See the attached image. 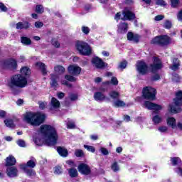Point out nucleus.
<instances>
[{
  "instance_id": "nucleus-2",
  "label": "nucleus",
  "mask_w": 182,
  "mask_h": 182,
  "mask_svg": "<svg viewBox=\"0 0 182 182\" xmlns=\"http://www.w3.org/2000/svg\"><path fill=\"white\" fill-rule=\"evenodd\" d=\"M21 74L11 77L10 80L8 82L7 86L9 90H11L12 95H19L20 91L18 87L22 89L26 87V85H28V80L25 76L31 75V70H29L28 67H23L21 69Z\"/></svg>"
},
{
  "instance_id": "nucleus-41",
  "label": "nucleus",
  "mask_w": 182,
  "mask_h": 182,
  "mask_svg": "<svg viewBox=\"0 0 182 182\" xmlns=\"http://www.w3.org/2000/svg\"><path fill=\"white\" fill-rule=\"evenodd\" d=\"M36 12L37 14H43V12H44L43 6L37 5L36 8Z\"/></svg>"
},
{
  "instance_id": "nucleus-54",
  "label": "nucleus",
  "mask_w": 182,
  "mask_h": 182,
  "mask_svg": "<svg viewBox=\"0 0 182 182\" xmlns=\"http://www.w3.org/2000/svg\"><path fill=\"white\" fill-rule=\"evenodd\" d=\"M55 174H62V168L60 166H56L54 169Z\"/></svg>"
},
{
  "instance_id": "nucleus-42",
  "label": "nucleus",
  "mask_w": 182,
  "mask_h": 182,
  "mask_svg": "<svg viewBox=\"0 0 182 182\" xmlns=\"http://www.w3.org/2000/svg\"><path fill=\"white\" fill-rule=\"evenodd\" d=\"M81 31L82 33H85V35H89L90 32V28H89V27L87 26H82L81 28Z\"/></svg>"
},
{
  "instance_id": "nucleus-64",
  "label": "nucleus",
  "mask_w": 182,
  "mask_h": 182,
  "mask_svg": "<svg viewBox=\"0 0 182 182\" xmlns=\"http://www.w3.org/2000/svg\"><path fill=\"white\" fill-rule=\"evenodd\" d=\"M58 99H63V97H65V93H63V92L58 93Z\"/></svg>"
},
{
  "instance_id": "nucleus-60",
  "label": "nucleus",
  "mask_w": 182,
  "mask_h": 182,
  "mask_svg": "<svg viewBox=\"0 0 182 182\" xmlns=\"http://www.w3.org/2000/svg\"><path fill=\"white\" fill-rule=\"evenodd\" d=\"M46 106H48V103H46V102H39V107L42 110H43V109H45V107H46Z\"/></svg>"
},
{
  "instance_id": "nucleus-1",
  "label": "nucleus",
  "mask_w": 182,
  "mask_h": 182,
  "mask_svg": "<svg viewBox=\"0 0 182 182\" xmlns=\"http://www.w3.org/2000/svg\"><path fill=\"white\" fill-rule=\"evenodd\" d=\"M58 139L56 129L53 126L44 124L40 127L37 136L33 137V141L37 146H42L45 142L48 146H55Z\"/></svg>"
},
{
  "instance_id": "nucleus-25",
  "label": "nucleus",
  "mask_w": 182,
  "mask_h": 182,
  "mask_svg": "<svg viewBox=\"0 0 182 182\" xmlns=\"http://www.w3.org/2000/svg\"><path fill=\"white\" fill-rule=\"evenodd\" d=\"M57 151L61 156L62 157H67L68 156V149L62 147V146H58L57 148Z\"/></svg>"
},
{
  "instance_id": "nucleus-43",
  "label": "nucleus",
  "mask_w": 182,
  "mask_h": 182,
  "mask_svg": "<svg viewBox=\"0 0 182 182\" xmlns=\"http://www.w3.org/2000/svg\"><path fill=\"white\" fill-rule=\"evenodd\" d=\"M171 26H172L171 21H170L169 20L165 21L164 23V28H165L166 29H170Z\"/></svg>"
},
{
  "instance_id": "nucleus-44",
  "label": "nucleus",
  "mask_w": 182,
  "mask_h": 182,
  "mask_svg": "<svg viewBox=\"0 0 182 182\" xmlns=\"http://www.w3.org/2000/svg\"><path fill=\"white\" fill-rule=\"evenodd\" d=\"M180 4V0H171V5L172 8H177Z\"/></svg>"
},
{
  "instance_id": "nucleus-37",
  "label": "nucleus",
  "mask_w": 182,
  "mask_h": 182,
  "mask_svg": "<svg viewBox=\"0 0 182 182\" xmlns=\"http://www.w3.org/2000/svg\"><path fill=\"white\" fill-rule=\"evenodd\" d=\"M152 120L155 124H159V123H161V117L156 115L153 117Z\"/></svg>"
},
{
  "instance_id": "nucleus-38",
  "label": "nucleus",
  "mask_w": 182,
  "mask_h": 182,
  "mask_svg": "<svg viewBox=\"0 0 182 182\" xmlns=\"http://www.w3.org/2000/svg\"><path fill=\"white\" fill-rule=\"evenodd\" d=\"M109 96L112 98V99H117V97H119V92H116V91H111L109 93Z\"/></svg>"
},
{
  "instance_id": "nucleus-21",
  "label": "nucleus",
  "mask_w": 182,
  "mask_h": 182,
  "mask_svg": "<svg viewBox=\"0 0 182 182\" xmlns=\"http://www.w3.org/2000/svg\"><path fill=\"white\" fill-rule=\"evenodd\" d=\"M59 107H60V102L58 99L53 97L50 105V110H56V109H59Z\"/></svg>"
},
{
  "instance_id": "nucleus-33",
  "label": "nucleus",
  "mask_w": 182,
  "mask_h": 182,
  "mask_svg": "<svg viewBox=\"0 0 182 182\" xmlns=\"http://www.w3.org/2000/svg\"><path fill=\"white\" fill-rule=\"evenodd\" d=\"M127 23H120L118 26L119 31H121L122 32H127Z\"/></svg>"
},
{
  "instance_id": "nucleus-32",
  "label": "nucleus",
  "mask_w": 182,
  "mask_h": 182,
  "mask_svg": "<svg viewBox=\"0 0 182 182\" xmlns=\"http://www.w3.org/2000/svg\"><path fill=\"white\" fill-rule=\"evenodd\" d=\"M173 65L171 67V69L172 70H177V69H178V66H180V61L178 60V59H173Z\"/></svg>"
},
{
  "instance_id": "nucleus-48",
  "label": "nucleus",
  "mask_w": 182,
  "mask_h": 182,
  "mask_svg": "<svg viewBox=\"0 0 182 182\" xmlns=\"http://www.w3.org/2000/svg\"><path fill=\"white\" fill-rule=\"evenodd\" d=\"M18 146H19V147H26V144L25 143V141L22 140V139H18L16 141Z\"/></svg>"
},
{
  "instance_id": "nucleus-18",
  "label": "nucleus",
  "mask_w": 182,
  "mask_h": 182,
  "mask_svg": "<svg viewBox=\"0 0 182 182\" xmlns=\"http://www.w3.org/2000/svg\"><path fill=\"white\" fill-rule=\"evenodd\" d=\"M4 68H7L8 69H15L18 64L16 63V60L14 59L6 60L3 63Z\"/></svg>"
},
{
  "instance_id": "nucleus-55",
  "label": "nucleus",
  "mask_w": 182,
  "mask_h": 182,
  "mask_svg": "<svg viewBox=\"0 0 182 182\" xmlns=\"http://www.w3.org/2000/svg\"><path fill=\"white\" fill-rule=\"evenodd\" d=\"M69 99L71 100V102H75L77 99V95L70 94Z\"/></svg>"
},
{
  "instance_id": "nucleus-47",
  "label": "nucleus",
  "mask_w": 182,
  "mask_h": 182,
  "mask_svg": "<svg viewBox=\"0 0 182 182\" xmlns=\"http://www.w3.org/2000/svg\"><path fill=\"white\" fill-rule=\"evenodd\" d=\"M0 11L1 12H8V7L4 4V3H0Z\"/></svg>"
},
{
  "instance_id": "nucleus-59",
  "label": "nucleus",
  "mask_w": 182,
  "mask_h": 182,
  "mask_svg": "<svg viewBox=\"0 0 182 182\" xmlns=\"http://www.w3.org/2000/svg\"><path fill=\"white\" fill-rule=\"evenodd\" d=\"M164 19V16L163 15H158L156 16L154 18V21H163Z\"/></svg>"
},
{
  "instance_id": "nucleus-27",
  "label": "nucleus",
  "mask_w": 182,
  "mask_h": 182,
  "mask_svg": "<svg viewBox=\"0 0 182 182\" xmlns=\"http://www.w3.org/2000/svg\"><path fill=\"white\" fill-rule=\"evenodd\" d=\"M4 124L6 126V127H9V129H14L15 127V124L14 123V119L11 118H7L4 120Z\"/></svg>"
},
{
  "instance_id": "nucleus-3",
  "label": "nucleus",
  "mask_w": 182,
  "mask_h": 182,
  "mask_svg": "<svg viewBox=\"0 0 182 182\" xmlns=\"http://www.w3.org/2000/svg\"><path fill=\"white\" fill-rule=\"evenodd\" d=\"M46 116L41 113L27 112L23 115V121L31 126H41L45 122Z\"/></svg>"
},
{
  "instance_id": "nucleus-19",
  "label": "nucleus",
  "mask_w": 182,
  "mask_h": 182,
  "mask_svg": "<svg viewBox=\"0 0 182 182\" xmlns=\"http://www.w3.org/2000/svg\"><path fill=\"white\" fill-rule=\"evenodd\" d=\"M94 99L97 102H110V98L105 96L103 93L100 92H97L94 94Z\"/></svg>"
},
{
  "instance_id": "nucleus-17",
  "label": "nucleus",
  "mask_w": 182,
  "mask_h": 182,
  "mask_svg": "<svg viewBox=\"0 0 182 182\" xmlns=\"http://www.w3.org/2000/svg\"><path fill=\"white\" fill-rule=\"evenodd\" d=\"M19 167L28 177H35V176H36V172L35 170L32 169V168H27L25 164H20Z\"/></svg>"
},
{
  "instance_id": "nucleus-56",
  "label": "nucleus",
  "mask_w": 182,
  "mask_h": 182,
  "mask_svg": "<svg viewBox=\"0 0 182 182\" xmlns=\"http://www.w3.org/2000/svg\"><path fill=\"white\" fill-rule=\"evenodd\" d=\"M111 83L112 85L117 86V85H119V81L117 80V78H116L115 77H112L111 79Z\"/></svg>"
},
{
  "instance_id": "nucleus-34",
  "label": "nucleus",
  "mask_w": 182,
  "mask_h": 182,
  "mask_svg": "<svg viewBox=\"0 0 182 182\" xmlns=\"http://www.w3.org/2000/svg\"><path fill=\"white\" fill-rule=\"evenodd\" d=\"M55 72L58 75H62V73H65V68L61 65H57L55 67Z\"/></svg>"
},
{
  "instance_id": "nucleus-15",
  "label": "nucleus",
  "mask_w": 182,
  "mask_h": 182,
  "mask_svg": "<svg viewBox=\"0 0 182 182\" xmlns=\"http://www.w3.org/2000/svg\"><path fill=\"white\" fill-rule=\"evenodd\" d=\"M144 106L149 110H155L156 112H159L163 109V107L160 105L154 104L149 101H146L144 104Z\"/></svg>"
},
{
  "instance_id": "nucleus-11",
  "label": "nucleus",
  "mask_w": 182,
  "mask_h": 182,
  "mask_svg": "<svg viewBox=\"0 0 182 182\" xmlns=\"http://www.w3.org/2000/svg\"><path fill=\"white\" fill-rule=\"evenodd\" d=\"M166 123L169 127H171V129H178L179 130H182V122H178L177 123V121L174 117H168L166 119Z\"/></svg>"
},
{
  "instance_id": "nucleus-8",
  "label": "nucleus",
  "mask_w": 182,
  "mask_h": 182,
  "mask_svg": "<svg viewBox=\"0 0 182 182\" xmlns=\"http://www.w3.org/2000/svg\"><path fill=\"white\" fill-rule=\"evenodd\" d=\"M171 164L174 168V171L178 176H182V161L179 157L171 158Z\"/></svg>"
},
{
  "instance_id": "nucleus-49",
  "label": "nucleus",
  "mask_w": 182,
  "mask_h": 182,
  "mask_svg": "<svg viewBox=\"0 0 182 182\" xmlns=\"http://www.w3.org/2000/svg\"><path fill=\"white\" fill-rule=\"evenodd\" d=\"M51 43L55 48H60V43L55 38L52 40Z\"/></svg>"
},
{
  "instance_id": "nucleus-14",
  "label": "nucleus",
  "mask_w": 182,
  "mask_h": 182,
  "mask_svg": "<svg viewBox=\"0 0 182 182\" xmlns=\"http://www.w3.org/2000/svg\"><path fill=\"white\" fill-rule=\"evenodd\" d=\"M6 175L10 178H15V177L18 176V174L19 173V171L18 170V168L16 166H8L6 170Z\"/></svg>"
},
{
  "instance_id": "nucleus-46",
  "label": "nucleus",
  "mask_w": 182,
  "mask_h": 182,
  "mask_svg": "<svg viewBox=\"0 0 182 182\" xmlns=\"http://www.w3.org/2000/svg\"><path fill=\"white\" fill-rule=\"evenodd\" d=\"M172 80L176 83H178V82H180V76H178V74H173Z\"/></svg>"
},
{
  "instance_id": "nucleus-58",
  "label": "nucleus",
  "mask_w": 182,
  "mask_h": 182,
  "mask_svg": "<svg viewBox=\"0 0 182 182\" xmlns=\"http://www.w3.org/2000/svg\"><path fill=\"white\" fill-rule=\"evenodd\" d=\"M177 19L179 22H182V9L178 12Z\"/></svg>"
},
{
  "instance_id": "nucleus-61",
  "label": "nucleus",
  "mask_w": 182,
  "mask_h": 182,
  "mask_svg": "<svg viewBox=\"0 0 182 182\" xmlns=\"http://www.w3.org/2000/svg\"><path fill=\"white\" fill-rule=\"evenodd\" d=\"M160 79V75L159 74H155L151 77V80L156 81V80H159Z\"/></svg>"
},
{
  "instance_id": "nucleus-30",
  "label": "nucleus",
  "mask_w": 182,
  "mask_h": 182,
  "mask_svg": "<svg viewBox=\"0 0 182 182\" xmlns=\"http://www.w3.org/2000/svg\"><path fill=\"white\" fill-rule=\"evenodd\" d=\"M68 173L70 177L72 178H75V177H77L78 176V173H77V170L75 168H71L68 170Z\"/></svg>"
},
{
  "instance_id": "nucleus-29",
  "label": "nucleus",
  "mask_w": 182,
  "mask_h": 182,
  "mask_svg": "<svg viewBox=\"0 0 182 182\" xmlns=\"http://www.w3.org/2000/svg\"><path fill=\"white\" fill-rule=\"evenodd\" d=\"M112 106H114V107H123L124 106H126V103L120 100H118L113 102Z\"/></svg>"
},
{
  "instance_id": "nucleus-9",
  "label": "nucleus",
  "mask_w": 182,
  "mask_h": 182,
  "mask_svg": "<svg viewBox=\"0 0 182 182\" xmlns=\"http://www.w3.org/2000/svg\"><path fill=\"white\" fill-rule=\"evenodd\" d=\"M171 41V40L168 36L164 35L155 37L151 40V43L153 45H161L162 46H164V45H168Z\"/></svg>"
},
{
  "instance_id": "nucleus-16",
  "label": "nucleus",
  "mask_w": 182,
  "mask_h": 182,
  "mask_svg": "<svg viewBox=\"0 0 182 182\" xmlns=\"http://www.w3.org/2000/svg\"><path fill=\"white\" fill-rule=\"evenodd\" d=\"M92 63L97 69H103L106 66V63L102 59L99 58V57L92 58Z\"/></svg>"
},
{
  "instance_id": "nucleus-6",
  "label": "nucleus",
  "mask_w": 182,
  "mask_h": 182,
  "mask_svg": "<svg viewBox=\"0 0 182 182\" xmlns=\"http://www.w3.org/2000/svg\"><path fill=\"white\" fill-rule=\"evenodd\" d=\"M75 46L81 55L89 56V55L92 53V48H90V46H89V44H87L85 42L77 41L76 43Z\"/></svg>"
},
{
  "instance_id": "nucleus-26",
  "label": "nucleus",
  "mask_w": 182,
  "mask_h": 182,
  "mask_svg": "<svg viewBox=\"0 0 182 182\" xmlns=\"http://www.w3.org/2000/svg\"><path fill=\"white\" fill-rule=\"evenodd\" d=\"M127 39L128 41H132L133 42H139V36L133 34V33H127Z\"/></svg>"
},
{
  "instance_id": "nucleus-23",
  "label": "nucleus",
  "mask_w": 182,
  "mask_h": 182,
  "mask_svg": "<svg viewBox=\"0 0 182 182\" xmlns=\"http://www.w3.org/2000/svg\"><path fill=\"white\" fill-rule=\"evenodd\" d=\"M30 25L28 21L18 22L16 23V29H28Z\"/></svg>"
},
{
  "instance_id": "nucleus-20",
  "label": "nucleus",
  "mask_w": 182,
  "mask_h": 182,
  "mask_svg": "<svg viewBox=\"0 0 182 182\" xmlns=\"http://www.w3.org/2000/svg\"><path fill=\"white\" fill-rule=\"evenodd\" d=\"M82 68L77 65H70L68 67V72L70 75H73V76H77V75H80V72Z\"/></svg>"
},
{
  "instance_id": "nucleus-7",
  "label": "nucleus",
  "mask_w": 182,
  "mask_h": 182,
  "mask_svg": "<svg viewBox=\"0 0 182 182\" xmlns=\"http://www.w3.org/2000/svg\"><path fill=\"white\" fill-rule=\"evenodd\" d=\"M142 95L144 99H146L147 100H156L157 91L151 87H146L142 90Z\"/></svg>"
},
{
  "instance_id": "nucleus-5",
  "label": "nucleus",
  "mask_w": 182,
  "mask_h": 182,
  "mask_svg": "<svg viewBox=\"0 0 182 182\" xmlns=\"http://www.w3.org/2000/svg\"><path fill=\"white\" fill-rule=\"evenodd\" d=\"M122 15H123V17L122 18L121 17L122 13L121 12L117 13L114 16L115 21H118L120 19H122V21H133V19H134V18H136V16L134 15V14H133V12L130 11V10H129V9H125L122 11Z\"/></svg>"
},
{
  "instance_id": "nucleus-57",
  "label": "nucleus",
  "mask_w": 182,
  "mask_h": 182,
  "mask_svg": "<svg viewBox=\"0 0 182 182\" xmlns=\"http://www.w3.org/2000/svg\"><path fill=\"white\" fill-rule=\"evenodd\" d=\"M126 66H127V62L123 61L120 63L119 68V69H126Z\"/></svg>"
},
{
  "instance_id": "nucleus-31",
  "label": "nucleus",
  "mask_w": 182,
  "mask_h": 182,
  "mask_svg": "<svg viewBox=\"0 0 182 182\" xmlns=\"http://www.w3.org/2000/svg\"><path fill=\"white\" fill-rule=\"evenodd\" d=\"M37 68H39V69H41L43 75H46L47 72H46V68L45 66V64L43 63H37L36 64Z\"/></svg>"
},
{
  "instance_id": "nucleus-36",
  "label": "nucleus",
  "mask_w": 182,
  "mask_h": 182,
  "mask_svg": "<svg viewBox=\"0 0 182 182\" xmlns=\"http://www.w3.org/2000/svg\"><path fill=\"white\" fill-rule=\"evenodd\" d=\"M76 157H85V153L82 149H76L75 151Z\"/></svg>"
},
{
  "instance_id": "nucleus-39",
  "label": "nucleus",
  "mask_w": 182,
  "mask_h": 182,
  "mask_svg": "<svg viewBox=\"0 0 182 182\" xmlns=\"http://www.w3.org/2000/svg\"><path fill=\"white\" fill-rule=\"evenodd\" d=\"M84 149H86L87 151H90L91 153H95V151H96V149L95 148V146L89 145H84Z\"/></svg>"
},
{
  "instance_id": "nucleus-22",
  "label": "nucleus",
  "mask_w": 182,
  "mask_h": 182,
  "mask_svg": "<svg viewBox=\"0 0 182 182\" xmlns=\"http://www.w3.org/2000/svg\"><path fill=\"white\" fill-rule=\"evenodd\" d=\"M16 164V159L12 155H10L6 159V167H11Z\"/></svg>"
},
{
  "instance_id": "nucleus-50",
  "label": "nucleus",
  "mask_w": 182,
  "mask_h": 182,
  "mask_svg": "<svg viewBox=\"0 0 182 182\" xmlns=\"http://www.w3.org/2000/svg\"><path fill=\"white\" fill-rule=\"evenodd\" d=\"M100 151L103 154V156H107L109 154V151L105 147H101Z\"/></svg>"
},
{
  "instance_id": "nucleus-12",
  "label": "nucleus",
  "mask_w": 182,
  "mask_h": 182,
  "mask_svg": "<svg viewBox=\"0 0 182 182\" xmlns=\"http://www.w3.org/2000/svg\"><path fill=\"white\" fill-rule=\"evenodd\" d=\"M78 171L80 174L83 176H90L92 174V170L90 169V166L86 164H80L78 167Z\"/></svg>"
},
{
  "instance_id": "nucleus-63",
  "label": "nucleus",
  "mask_w": 182,
  "mask_h": 182,
  "mask_svg": "<svg viewBox=\"0 0 182 182\" xmlns=\"http://www.w3.org/2000/svg\"><path fill=\"white\" fill-rule=\"evenodd\" d=\"M35 26L36 28H42V26H43V23L41 21H37L35 23Z\"/></svg>"
},
{
  "instance_id": "nucleus-4",
  "label": "nucleus",
  "mask_w": 182,
  "mask_h": 182,
  "mask_svg": "<svg viewBox=\"0 0 182 182\" xmlns=\"http://www.w3.org/2000/svg\"><path fill=\"white\" fill-rule=\"evenodd\" d=\"M176 98L173 99L175 107L173 105H169L168 110L171 113H178V112H181L180 106L182 105V91L176 92Z\"/></svg>"
},
{
  "instance_id": "nucleus-52",
  "label": "nucleus",
  "mask_w": 182,
  "mask_h": 182,
  "mask_svg": "<svg viewBox=\"0 0 182 182\" xmlns=\"http://www.w3.org/2000/svg\"><path fill=\"white\" fill-rule=\"evenodd\" d=\"M156 5H160V6H166L167 5L164 0H156Z\"/></svg>"
},
{
  "instance_id": "nucleus-28",
  "label": "nucleus",
  "mask_w": 182,
  "mask_h": 182,
  "mask_svg": "<svg viewBox=\"0 0 182 182\" xmlns=\"http://www.w3.org/2000/svg\"><path fill=\"white\" fill-rule=\"evenodd\" d=\"M21 43H23V45H26V46L32 45V41L31 40V38L28 37L22 36L21 38Z\"/></svg>"
},
{
  "instance_id": "nucleus-62",
  "label": "nucleus",
  "mask_w": 182,
  "mask_h": 182,
  "mask_svg": "<svg viewBox=\"0 0 182 182\" xmlns=\"http://www.w3.org/2000/svg\"><path fill=\"white\" fill-rule=\"evenodd\" d=\"M6 116V112L0 109V119H4Z\"/></svg>"
},
{
  "instance_id": "nucleus-24",
  "label": "nucleus",
  "mask_w": 182,
  "mask_h": 182,
  "mask_svg": "<svg viewBox=\"0 0 182 182\" xmlns=\"http://www.w3.org/2000/svg\"><path fill=\"white\" fill-rule=\"evenodd\" d=\"M27 168H35L36 167V159L31 158L26 164H24Z\"/></svg>"
},
{
  "instance_id": "nucleus-35",
  "label": "nucleus",
  "mask_w": 182,
  "mask_h": 182,
  "mask_svg": "<svg viewBox=\"0 0 182 182\" xmlns=\"http://www.w3.org/2000/svg\"><path fill=\"white\" fill-rule=\"evenodd\" d=\"M111 169L114 171V173H117V171L120 170V168L119 167V164L117 161L112 163V164L111 165Z\"/></svg>"
},
{
  "instance_id": "nucleus-13",
  "label": "nucleus",
  "mask_w": 182,
  "mask_h": 182,
  "mask_svg": "<svg viewBox=\"0 0 182 182\" xmlns=\"http://www.w3.org/2000/svg\"><path fill=\"white\" fill-rule=\"evenodd\" d=\"M136 70L140 75H146L147 70H149V67L144 61H138L136 63Z\"/></svg>"
},
{
  "instance_id": "nucleus-40",
  "label": "nucleus",
  "mask_w": 182,
  "mask_h": 182,
  "mask_svg": "<svg viewBox=\"0 0 182 182\" xmlns=\"http://www.w3.org/2000/svg\"><path fill=\"white\" fill-rule=\"evenodd\" d=\"M50 85L52 87H58V82H56V80H55V75H51V82Z\"/></svg>"
},
{
  "instance_id": "nucleus-10",
  "label": "nucleus",
  "mask_w": 182,
  "mask_h": 182,
  "mask_svg": "<svg viewBox=\"0 0 182 182\" xmlns=\"http://www.w3.org/2000/svg\"><path fill=\"white\" fill-rule=\"evenodd\" d=\"M163 68V64L160 58L154 57V63L150 65V69L152 73H156L158 70H160Z\"/></svg>"
},
{
  "instance_id": "nucleus-45",
  "label": "nucleus",
  "mask_w": 182,
  "mask_h": 182,
  "mask_svg": "<svg viewBox=\"0 0 182 182\" xmlns=\"http://www.w3.org/2000/svg\"><path fill=\"white\" fill-rule=\"evenodd\" d=\"M65 79L69 82H76V78L70 75H65Z\"/></svg>"
},
{
  "instance_id": "nucleus-53",
  "label": "nucleus",
  "mask_w": 182,
  "mask_h": 182,
  "mask_svg": "<svg viewBox=\"0 0 182 182\" xmlns=\"http://www.w3.org/2000/svg\"><path fill=\"white\" fill-rule=\"evenodd\" d=\"M159 132H161V133H166L167 130H168V128L166 126L159 127L158 128Z\"/></svg>"
},
{
  "instance_id": "nucleus-51",
  "label": "nucleus",
  "mask_w": 182,
  "mask_h": 182,
  "mask_svg": "<svg viewBox=\"0 0 182 182\" xmlns=\"http://www.w3.org/2000/svg\"><path fill=\"white\" fill-rule=\"evenodd\" d=\"M67 127L68 129H75L76 127V125H75V122L68 121L67 123Z\"/></svg>"
}]
</instances>
